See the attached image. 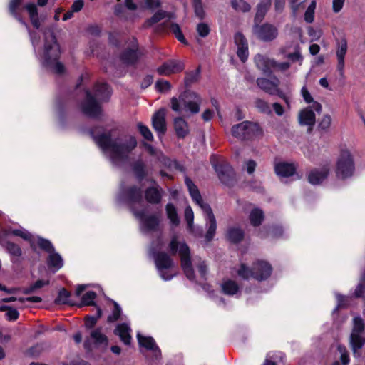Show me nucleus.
I'll list each match as a JSON object with an SVG mask.
<instances>
[{
    "label": "nucleus",
    "mask_w": 365,
    "mask_h": 365,
    "mask_svg": "<svg viewBox=\"0 0 365 365\" xmlns=\"http://www.w3.org/2000/svg\"><path fill=\"white\" fill-rule=\"evenodd\" d=\"M232 134L240 140H250L262 135V131L258 124L243 121L232 126Z\"/></svg>",
    "instance_id": "10"
},
{
    "label": "nucleus",
    "mask_w": 365,
    "mask_h": 365,
    "mask_svg": "<svg viewBox=\"0 0 365 365\" xmlns=\"http://www.w3.org/2000/svg\"><path fill=\"white\" fill-rule=\"evenodd\" d=\"M127 43V47L120 55V61L125 65H133L138 61L140 56L138 43L135 38H130Z\"/></svg>",
    "instance_id": "18"
},
{
    "label": "nucleus",
    "mask_w": 365,
    "mask_h": 365,
    "mask_svg": "<svg viewBox=\"0 0 365 365\" xmlns=\"http://www.w3.org/2000/svg\"><path fill=\"white\" fill-rule=\"evenodd\" d=\"M253 33L258 39L265 42L274 40L279 34L278 29L268 23L262 25L255 24L253 26Z\"/></svg>",
    "instance_id": "17"
},
{
    "label": "nucleus",
    "mask_w": 365,
    "mask_h": 365,
    "mask_svg": "<svg viewBox=\"0 0 365 365\" xmlns=\"http://www.w3.org/2000/svg\"><path fill=\"white\" fill-rule=\"evenodd\" d=\"M22 0H11L9 4V11L11 14H12L15 18L18 19L19 22L22 24L26 25L25 22L21 19V18L19 17L16 14V9L19 7Z\"/></svg>",
    "instance_id": "50"
},
{
    "label": "nucleus",
    "mask_w": 365,
    "mask_h": 365,
    "mask_svg": "<svg viewBox=\"0 0 365 365\" xmlns=\"http://www.w3.org/2000/svg\"><path fill=\"white\" fill-rule=\"evenodd\" d=\"M274 170L277 175L285 178L292 175L296 168L292 163H279L275 165Z\"/></svg>",
    "instance_id": "29"
},
{
    "label": "nucleus",
    "mask_w": 365,
    "mask_h": 365,
    "mask_svg": "<svg viewBox=\"0 0 365 365\" xmlns=\"http://www.w3.org/2000/svg\"><path fill=\"white\" fill-rule=\"evenodd\" d=\"M234 40L237 47L248 46L245 37L241 33H237L235 35Z\"/></svg>",
    "instance_id": "63"
},
{
    "label": "nucleus",
    "mask_w": 365,
    "mask_h": 365,
    "mask_svg": "<svg viewBox=\"0 0 365 365\" xmlns=\"http://www.w3.org/2000/svg\"><path fill=\"white\" fill-rule=\"evenodd\" d=\"M91 339L93 341L95 348L102 350L107 349L108 340L107 336L102 333L101 328L96 329L91 332Z\"/></svg>",
    "instance_id": "25"
},
{
    "label": "nucleus",
    "mask_w": 365,
    "mask_h": 365,
    "mask_svg": "<svg viewBox=\"0 0 365 365\" xmlns=\"http://www.w3.org/2000/svg\"><path fill=\"white\" fill-rule=\"evenodd\" d=\"M91 135L103 154L116 166L126 162L130 152L137 146V140L133 136L113 139L110 133L96 135L94 131Z\"/></svg>",
    "instance_id": "1"
},
{
    "label": "nucleus",
    "mask_w": 365,
    "mask_h": 365,
    "mask_svg": "<svg viewBox=\"0 0 365 365\" xmlns=\"http://www.w3.org/2000/svg\"><path fill=\"white\" fill-rule=\"evenodd\" d=\"M174 128L178 138H185L189 133L188 124L182 117L175 118Z\"/></svg>",
    "instance_id": "30"
},
{
    "label": "nucleus",
    "mask_w": 365,
    "mask_h": 365,
    "mask_svg": "<svg viewBox=\"0 0 365 365\" xmlns=\"http://www.w3.org/2000/svg\"><path fill=\"white\" fill-rule=\"evenodd\" d=\"M210 160L220 180L225 185H230L235 176L232 168L226 162H216L215 156H212Z\"/></svg>",
    "instance_id": "16"
},
{
    "label": "nucleus",
    "mask_w": 365,
    "mask_h": 365,
    "mask_svg": "<svg viewBox=\"0 0 365 365\" xmlns=\"http://www.w3.org/2000/svg\"><path fill=\"white\" fill-rule=\"evenodd\" d=\"M185 68L184 63L180 61L169 60L157 68V72L161 76H170L181 72Z\"/></svg>",
    "instance_id": "19"
},
{
    "label": "nucleus",
    "mask_w": 365,
    "mask_h": 365,
    "mask_svg": "<svg viewBox=\"0 0 365 365\" xmlns=\"http://www.w3.org/2000/svg\"><path fill=\"white\" fill-rule=\"evenodd\" d=\"M248 46L237 47V56L242 62H245L248 58Z\"/></svg>",
    "instance_id": "62"
},
{
    "label": "nucleus",
    "mask_w": 365,
    "mask_h": 365,
    "mask_svg": "<svg viewBox=\"0 0 365 365\" xmlns=\"http://www.w3.org/2000/svg\"><path fill=\"white\" fill-rule=\"evenodd\" d=\"M155 263L160 277L165 281L170 280L176 275L173 270L174 263L168 254L158 252L155 255Z\"/></svg>",
    "instance_id": "11"
},
{
    "label": "nucleus",
    "mask_w": 365,
    "mask_h": 365,
    "mask_svg": "<svg viewBox=\"0 0 365 365\" xmlns=\"http://www.w3.org/2000/svg\"><path fill=\"white\" fill-rule=\"evenodd\" d=\"M165 113V110L161 108L152 118L153 127L159 135L165 134L166 131Z\"/></svg>",
    "instance_id": "23"
},
{
    "label": "nucleus",
    "mask_w": 365,
    "mask_h": 365,
    "mask_svg": "<svg viewBox=\"0 0 365 365\" xmlns=\"http://www.w3.org/2000/svg\"><path fill=\"white\" fill-rule=\"evenodd\" d=\"M202 100L195 92L187 91L181 93L178 98L173 97L170 100L171 108L177 113H188L192 115L200 112V106Z\"/></svg>",
    "instance_id": "5"
},
{
    "label": "nucleus",
    "mask_w": 365,
    "mask_h": 365,
    "mask_svg": "<svg viewBox=\"0 0 365 365\" xmlns=\"http://www.w3.org/2000/svg\"><path fill=\"white\" fill-rule=\"evenodd\" d=\"M133 215L140 221V230L144 233L155 231L160 223V217L156 215H146L145 210H133Z\"/></svg>",
    "instance_id": "15"
},
{
    "label": "nucleus",
    "mask_w": 365,
    "mask_h": 365,
    "mask_svg": "<svg viewBox=\"0 0 365 365\" xmlns=\"http://www.w3.org/2000/svg\"><path fill=\"white\" fill-rule=\"evenodd\" d=\"M264 220V213L259 208L253 209L250 214V223L253 226H258Z\"/></svg>",
    "instance_id": "38"
},
{
    "label": "nucleus",
    "mask_w": 365,
    "mask_h": 365,
    "mask_svg": "<svg viewBox=\"0 0 365 365\" xmlns=\"http://www.w3.org/2000/svg\"><path fill=\"white\" fill-rule=\"evenodd\" d=\"M185 219L187 223V227L190 232L193 229L194 212L190 206H187L185 210Z\"/></svg>",
    "instance_id": "48"
},
{
    "label": "nucleus",
    "mask_w": 365,
    "mask_h": 365,
    "mask_svg": "<svg viewBox=\"0 0 365 365\" xmlns=\"http://www.w3.org/2000/svg\"><path fill=\"white\" fill-rule=\"evenodd\" d=\"M165 210L171 225L175 227L178 226L180 224V219L175 207L173 204L168 203L166 205Z\"/></svg>",
    "instance_id": "36"
},
{
    "label": "nucleus",
    "mask_w": 365,
    "mask_h": 365,
    "mask_svg": "<svg viewBox=\"0 0 365 365\" xmlns=\"http://www.w3.org/2000/svg\"><path fill=\"white\" fill-rule=\"evenodd\" d=\"M337 349L341 354L340 359L341 363L343 365H347L349 362V357L346 347L342 345H339Z\"/></svg>",
    "instance_id": "59"
},
{
    "label": "nucleus",
    "mask_w": 365,
    "mask_h": 365,
    "mask_svg": "<svg viewBox=\"0 0 365 365\" xmlns=\"http://www.w3.org/2000/svg\"><path fill=\"white\" fill-rule=\"evenodd\" d=\"M290 68V63L289 62H278L274 59V63L273 65V71L284 72Z\"/></svg>",
    "instance_id": "60"
},
{
    "label": "nucleus",
    "mask_w": 365,
    "mask_h": 365,
    "mask_svg": "<svg viewBox=\"0 0 365 365\" xmlns=\"http://www.w3.org/2000/svg\"><path fill=\"white\" fill-rule=\"evenodd\" d=\"M271 1L272 0H262L257 5V12L255 17V21L256 23H259L263 20L265 14L270 7Z\"/></svg>",
    "instance_id": "31"
},
{
    "label": "nucleus",
    "mask_w": 365,
    "mask_h": 365,
    "mask_svg": "<svg viewBox=\"0 0 365 365\" xmlns=\"http://www.w3.org/2000/svg\"><path fill=\"white\" fill-rule=\"evenodd\" d=\"M222 290L224 294L227 295H234L239 291L238 284L233 280H226L221 284Z\"/></svg>",
    "instance_id": "35"
},
{
    "label": "nucleus",
    "mask_w": 365,
    "mask_h": 365,
    "mask_svg": "<svg viewBox=\"0 0 365 365\" xmlns=\"http://www.w3.org/2000/svg\"><path fill=\"white\" fill-rule=\"evenodd\" d=\"M48 264V267L53 268L54 271H57L63 267V259L58 253L53 250L49 253Z\"/></svg>",
    "instance_id": "33"
},
{
    "label": "nucleus",
    "mask_w": 365,
    "mask_h": 365,
    "mask_svg": "<svg viewBox=\"0 0 365 365\" xmlns=\"http://www.w3.org/2000/svg\"><path fill=\"white\" fill-rule=\"evenodd\" d=\"M271 265L264 261H257L253 264L252 269L249 268L245 264L242 263L237 270V274L244 279L254 278L258 281L267 279L272 274Z\"/></svg>",
    "instance_id": "7"
},
{
    "label": "nucleus",
    "mask_w": 365,
    "mask_h": 365,
    "mask_svg": "<svg viewBox=\"0 0 365 365\" xmlns=\"http://www.w3.org/2000/svg\"><path fill=\"white\" fill-rule=\"evenodd\" d=\"M336 297L337 299V306L334 309V312L336 311L340 307H345L348 306L349 302V297L346 296L341 295L340 294H336Z\"/></svg>",
    "instance_id": "58"
},
{
    "label": "nucleus",
    "mask_w": 365,
    "mask_h": 365,
    "mask_svg": "<svg viewBox=\"0 0 365 365\" xmlns=\"http://www.w3.org/2000/svg\"><path fill=\"white\" fill-rule=\"evenodd\" d=\"M347 41L345 38H342L337 43V49L336 52L337 58V70L341 76L344 74V58L347 52Z\"/></svg>",
    "instance_id": "22"
},
{
    "label": "nucleus",
    "mask_w": 365,
    "mask_h": 365,
    "mask_svg": "<svg viewBox=\"0 0 365 365\" xmlns=\"http://www.w3.org/2000/svg\"><path fill=\"white\" fill-rule=\"evenodd\" d=\"M133 170H134L135 175L140 180H143L147 175V172L145 170V165L140 160L137 161L134 164Z\"/></svg>",
    "instance_id": "41"
},
{
    "label": "nucleus",
    "mask_w": 365,
    "mask_h": 365,
    "mask_svg": "<svg viewBox=\"0 0 365 365\" xmlns=\"http://www.w3.org/2000/svg\"><path fill=\"white\" fill-rule=\"evenodd\" d=\"M37 243L41 248L48 252V253H51L52 251L54 250V248L51 242L46 239L38 237Z\"/></svg>",
    "instance_id": "56"
},
{
    "label": "nucleus",
    "mask_w": 365,
    "mask_h": 365,
    "mask_svg": "<svg viewBox=\"0 0 365 365\" xmlns=\"http://www.w3.org/2000/svg\"><path fill=\"white\" fill-rule=\"evenodd\" d=\"M44 35V48L41 56L42 65L57 74L64 72V66L58 61L60 47L53 31L51 29H46Z\"/></svg>",
    "instance_id": "2"
},
{
    "label": "nucleus",
    "mask_w": 365,
    "mask_h": 365,
    "mask_svg": "<svg viewBox=\"0 0 365 365\" xmlns=\"http://www.w3.org/2000/svg\"><path fill=\"white\" fill-rule=\"evenodd\" d=\"M8 234L20 237L21 238L29 241L31 243H33L34 241V237L33 235L23 227H20L19 229H9L8 230Z\"/></svg>",
    "instance_id": "34"
},
{
    "label": "nucleus",
    "mask_w": 365,
    "mask_h": 365,
    "mask_svg": "<svg viewBox=\"0 0 365 365\" xmlns=\"http://www.w3.org/2000/svg\"><path fill=\"white\" fill-rule=\"evenodd\" d=\"M102 311L101 309L98 307L96 309V316L88 317L86 318L85 325L87 328L93 327L97 322L98 318L101 317Z\"/></svg>",
    "instance_id": "52"
},
{
    "label": "nucleus",
    "mask_w": 365,
    "mask_h": 365,
    "mask_svg": "<svg viewBox=\"0 0 365 365\" xmlns=\"http://www.w3.org/2000/svg\"><path fill=\"white\" fill-rule=\"evenodd\" d=\"M137 339L140 346L150 350L153 352V358L158 359L161 356V351L156 345L153 338L150 336H142L140 333L137 334Z\"/></svg>",
    "instance_id": "21"
},
{
    "label": "nucleus",
    "mask_w": 365,
    "mask_h": 365,
    "mask_svg": "<svg viewBox=\"0 0 365 365\" xmlns=\"http://www.w3.org/2000/svg\"><path fill=\"white\" fill-rule=\"evenodd\" d=\"M96 298V294L95 292L89 291L84 294L82 297L81 304L83 305L91 306L95 305L94 299Z\"/></svg>",
    "instance_id": "47"
},
{
    "label": "nucleus",
    "mask_w": 365,
    "mask_h": 365,
    "mask_svg": "<svg viewBox=\"0 0 365 365\" xmlns=\"http://www.w3.org/2000/svg\"><path fill=\"white\" fill-rule=\"evenodd\" d=\"M364 330V322L361 317L354 318V327L350 336V344L354 356H359V350L362 348L365 339L361 336Z\"/></svg>",
    "instance_id": "14"
},
{
    "label": "nucleus",
    "mask_w": 365,
    "mask_h": 365,
    "mask_svg": "<svg viewBox=\"0 0 365 365\" xmlns=\"http://www.w3.org/2000/svg\"><path fill=\"white\" fill-rule=\"evenodd\" d=\"M301 94L307 103L312 105L313 103L315 102L306 86L302 88Z\"/></svg>",
    "instance_id": "64"
},
{
    "label": "nucleus",
    "mask_w": 365,
    "mask_h": 365,
    "mask_svg": "<svg viewBox=\"0 0 365 365\" xmlns=\"http://www.w3.org/2000/svg\"><path fill=\"white\" fill-rule=\"evenodd\" d=\"M154 185L147 188L145 191V197L148 202L150 204H158L161 201L163 189L153 182Z\"/></svg>",
    "instance_id": "24"
},
{
    "label": "nucleus",
    "mask_w": 365,
    "mask_h": 365,
    "mask_svg": "<svg viewBox=\"0 0 365 365\" xmlns=\"http://www.w3.org/2000/svg\"><path fill=\"white\" fill-rule=\"evenodd\" d=\"M355 170L353 156L347 148H341L336 160V173L339 178L346 179L352 176Z\"/></svg>",
    "instance_id": "8"
},
{
    "label": "nucleus",
    "mask_w": 365,
    "mask_h": 365,
    "mask_svg": "<svg viewBox=\"0 0 365 365\" xmlns=\"http://www.w3.org/2000/svg\"><path fill=\"white\" fill-rule=\"evenodd\" d=\"M5 247L8 252L13 257H19L22 254L20 247L14 242H7Z\"/></svg>",
    "instance_id": "42"
},
{
    "label": "nucleus",
    "mask_w": 365,
    "mask_h": 365,
    "mask_svg": "<svg viewBox=\"0 0 365 365\" xmlns=\"http://www.w3.org/2000/svg\"><path fill=\"white\" fill-rule=\"evenodd\" d=\"M170 30L175 34L179 41L184 44H187V41L185 38L178 24L174 23L170 24Z\"/></svg>",
    "instance_id": "44"
},
{
    "label": "nucleus",
    "mask_w": 365,
    "mask_h": 365,
    "mask_svg": "<svg viewBox=\"0 0 365 365\" xmlns=\"http://www.w3.org/2000/svg\"><path fill=\"white\" fill-rule=\"evenodd\" d=\"M255 106L261 112L267 114L271 113L269 105L267 101L262 99H257L255 101Z\"/></svg>",
    "instance_id": "54"
},
{
    "label": "nucleus",
    "mask_w": 365,
    "mask_h": 365,
    "mask_svg": "<svg viewBox=\"0 0 365 365\" xmlns=\"http://www.w3.org/2000/svg\"><path fill=\"white\" fill-rule=\"evenodd\" d=\"M231 5L237 11L246 12L250 9V6L245 0H231Z\"/></svg>",
    "instance_id": "40"
},
{
    "label": "nucleus",
    "mask_w": 365,
    "mask_h": 365,
    "mask_svg": "<svg viewBox=\"0 0 365 365\" xmlns=\"http://www.w3.org/2000/svg\"><path fill=\"white\" fill-rule=\"evenodd\" d=\"M254 62L256 67L264 74H271L272 73L274 59L267 56L258 53L254 58Z\"/></svg>",
    "instance_id": "20"
},
{
    "label": "nucleus",
    "mask_w": 365,
    "mask_h": 365,
    "mask_svg": "<svg viewBox=\"0 0 365 365\" xmlns=\"http://www.w3.org/2000/svg\"><path fill=\"white\" fill-rule=\"evenodd\" d=\"M193 6L195 15L200 19H202L205 17V11L202 6L201 0H193Z\"/></svg>",
    "instance_id": "53"
},
{
    "label": "nucleus",
    "mask_w": 365,
    "mask_h": 365,
    "mask_svg": "<svg viewBox=\"0 0 365 365\" xmlns=\"http://www.w3.org/2000/svg\"><path fill=\"white\" fill-rule=\"evenodd\" d=\"M365 293V272L364 273L361 282L356 287L354 296L356 297H363L364 294Z\"/></svg>",
    "instance_id": "57"
},
{
    "label": "nucleus",
    "mask_w": 365,
    "mask_h": 365,
    "mask_svg": "<svg viewBox=\"0 0 365 365\" xmlns=\"http://www.w3.org/2000/svg\"><path fill=\"white\" fill-rule=\"evenodd\" d=\"M279 79L274 76L272 79H267L266 78H258L257 79V84L262 90L272 96H278L279 98L283 99L287 106H289V98L285 93L279 88Z\"/></svg>",
    "instance_id": "12"
},
{
    "label": "nucleus",
    "mask_w": 365,
    "mask_h": 365,
    "mask_svg": "<svg viewBox=\"0 0 365 365\" xmlns=\"http://www.w3.org/2000/svg\"><path fill=\"white\" fill-rule=\"evenodd\" d=\"M329 171L327 167L312 170L308 176L309 182L312 185L321 183L327 177Z\"/></svg>",
    "instance_id": "27"
},
{
    "label": "nucleus",
    "mask_w": 365,
    "mask_h": 365,
    "mask_svg": "<svg viewBox=\"0 0 365 365\" xmlns=\"http://www.w3.org/2000/svg\"><path fill=\"white\" fill-rule=\"evenodd\" d=\"M284 354L282 352H274L267 354L264 365H284Z\"/></svg>",
    "instance_id": "32"
},
{
    "label": "nucleus",
    "mask_w": 365,
    "mask_h": 365,
    "mask_svg": "<svg viewBox=\"0 0 365 365\" xmlns=\"http://www.w3.org/2000/svg\"><path fill=\"white\" fill-rule=\"evenodd\" d=\"M113 304L114 309L112 312V314L108 317V322H113L117 321L119 319L121 314V309L119 304L115 302H113Z\"/></svg>",
    "instance_id": "55"
},
{
    "label": "nucleus",
    "mask_w": 365,
    "mask_h": 365,
    "mask_svg": "<svg viewBox=\"0 0 365 365\" xmlns=\"http://www.w3.org/2000/svg\"><path fill=\"white\" fill-rule=\"evenodd\" d=\"M200 68H197L195 71L187 73L185 77V84L186 87L190 86L194 83L197 82L200 78Z\"/></svg>",
    "instance_id": "39"
},
{
    "label": "nucleus",
    "mask_w": 365,
    "mask_h": 365,
    "mask_svg": "<svg viewBox=\"0 0 365 365\" xmlns=\"http://www.w3.org/2000/svg\"><path fill=\"white\" fill-rule=\"evenodd\" d=\"M131 329L128 324L122 323L118 324L116 327L114 333L118 335L121 341L126 345L130 344L131 341Z\"/></svg>",
    "instance_id": "26"
},
{
    "label": "nucleus",
    "mask_w": 365,
    "mask_h": 365,
    "mask_svg": "<svg viewBox=\"0 0 365 365\" xmlns=\"http://www.w3.org/2000/svg\"><path fill=\"white\" fill-rule=\"evenodd\" d=\"M316 1H312L308 8L307 9L304 14V20L307 23L313 22L314 19V10L316 9Z\"/></svg>",
    "instance_id": "46"
},
{
    "label": "nucleus",
    "mask_w": 365,
    "mask_h": 365,
    "mask_svg": "<svg viewBox=\"0 0 365 365\" xmlns=\"http://www.w3.org/2000/svg\"><path fill=\"white\" fill-rule=\"evenodd\" d=\"M155 88L160 92H166L170 89L171 85L168 81L159 80L155 83Z\"/></svg>",
    "instance_id": "61"
},
{
    "label": "nucleus",
    "mask_w": 365,
    "mask_h": 365,
    "mask_svg": "<svg viewBox=\"0 0 365 365\" xmlns=\"http://www.w3.org/2000/svg\"><path fill=\"white\" fill-rule=\"evenodd\" d=\"M145 148L148 150V153L153 157L151 161H153L155 163H159L163 165H167L168 160L165 158L163 153L160 150L155 148H153L151 145L145 143Z\"/></svg>",
    "instance_id": "28"
},
{
    "label": "nucleus",
    "mask_w": 365,
    "mask_h": 365,
    "mask_svg": "<svg viewBox=\"0 0 365 365\" xmlns=\"http://www.w3.org/2000/svg\"><path fill=\"white\" fill-rule=\"evenodd\" d=\"M227 237L230 241L232 242H238L242 240L244 232L240 228L232 227L227 230Z\"/></svg>",
    "instance_id": "37"
},
{
    "label": "nucleus",
    "mask_w": 365,
    "mask_h": 365,
    "mask_svg": "<svg viewBox=\"0 0 365 365\" xmlns=\"http://www.w3.org/2000/svg\"><path fill=\"white\" fill-rule=\"evenodd\" d=\"M185 184L188 188L190 195L194 202L202 209L207 226V232L205 238L207 241H210L213 239L216 229L217 223L215 217L212 212L210 206L204 202L201 195L198 190L197 186L193 182L188 178H185Z\"/></svg>",
    "instance_id": "4"
},
{
    "label": "nucleus",
    "mask_w": 365,
    "mask_h": 365,
    "mask_svg": "<svg viewBox=\"0 0 365 365\" xmlns=\"http://www.w3.org/2000/svg\"><path fill=\"white\" fill-rule=\"evenodd\" d=\"M168 15V14L167 12L160 10V11H157L155 14H154V15L146 21L145 24L147 26H152L158 22H159L160 20L163 19L164 18L167 17Z\"/></svg>",
    "instance_id": "43"
},
{
    "label": "nucleus",
    "mask_w": 365,
    "mask_h": 365,
    "mask_svg": "<svg viewBox=\"0 0 365 365\" xmlns=\"http://www.w3.org/2000/svg\"><path fill=\"white\" fill-rule=\"evenodd\" d=\"M322 106L318 102H314L312 105L300 110L298 115V122L300 125L306 126L307 131H312L316 122V113H320Z\"/></svg>",
    "instance_id": "13"
},
{
    "label": "nucleus",
    "mask_w": 365,
    "mask_h": 365,
    "mask_svg": "<svg viewBox=\"0 0 365 365\" xmlns=\"http://www.w3.org/2000/svg\"><path fill=\"white\" fill-rule=\"evenodd\" d=\"M117 201L129 205L133 212L135 210L133 206L143 201L141 189L135 185H122L117 195Z\"/></svg>",
    "instance_id": "9"
},
{
    "label": "nucleus",
    "mask_w": 365,
    "mask_h": 365,
    "mask_svg": "<svg viewBox=\"0 0 365 365\" xmlns=\"http://www.w3.org/2000/svg\"><path fill=\"white\" fill-rule=\"evenodd\" d=\"M71 296L69 292L65 289H62L59 291L58 295L55 299V303L57 304H66L68 303V299Z\"/></svg>",
    "instance_id": "45"
},
{
    "label": "nucleus",
    "mask_w": 365,
    "mask_h": 365,
    "mask_svg": "<svg viewBox=\"0 0 365 365\" xmlns=\"http://www.w3.org/2000/svg\"><path fill=\"white\" fill-rule=\"evenodd\" d=\"M171 254L175 255L178 252L181 259V267L190 280L195 279L194 270L190 257V249L184 242H178L177 236L174 235L169 245Z\"/></svg>",
    "instance_id": "6"
},
{
    "label": "nucleus",
    "mask_w": 365,
    "mask_h": 365,
    "mask_svg": "<svg viewBox=\"0 0 365 365\" xmlns=\"http://www.w3.org/2000/svg\"><path fill=\"white\" fill-rule=\"evenodd\" d=\"M196 31L198 36L201 38H205L209 35L210 29L207 24L201 22L197 25Z\"/></svg>",
    "instance_id": "49"
},
{
    "label": "nucleus",
    "mask_w": 365,
    "mask_h": 365,
    "mask_svg": "<svg viewBox=\"0 0 365 365\" xmlns=\"http://www.w3.org/2000/svg\"><path fill=\"white\" fill-rule=\"evenodd\" d=\"M138 128L145 139L149 141L153 140V135L150 130L146 125H143L142 123H138Z\"/></svg>",
    "instance_id": "51"
},
{
    "label": "nucleus",
    "mask_w": 365,
    "mask_h": 365,
    "mask_svg": "<svg viewBox=\"0 0 365 365\" xmlns=\"http://www.w3.org/2000/svg\"><path fill=\"white\" fill-rule=\"evenodd\" d=\"M111 95V91L106 83H97L94 87V94L86 91V99L82 103L83 113L91 118H97L101 114L99 102L107 101Z\"/></svg>",
    "instance_id": "3"
}]
</instances>
